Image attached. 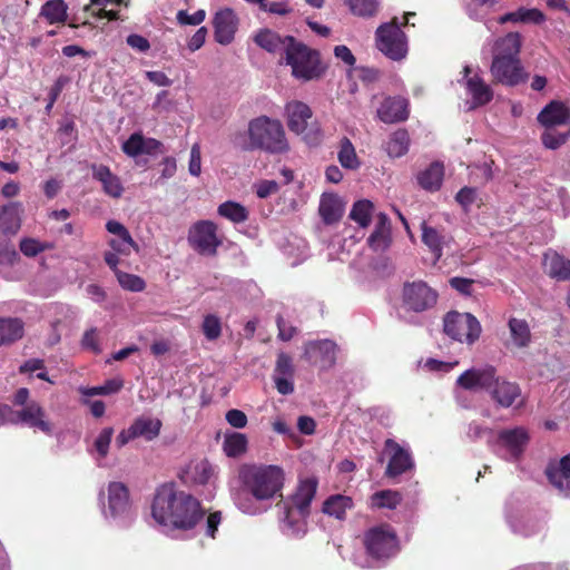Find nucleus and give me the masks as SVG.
Returning <instances> with one entry per match:
<instances>
[{
    "label": "nucleus",
    "mask_w": 570,
    "mask_h": 570,
    "mask_svg": "<svg viewBox=\"0 0 570 570\" xmlns=\"http://www.w3.org/2000/svg\"><path fill=\"white\" fill-rule=\"evenodd\" d=\"M151 515L160 525L188 531L203 520L205 510L190 493L176 490L173 483H165L156 489Z\"/></svg>",
    "instance_id": "1"
},
{
    "label": "nucleus",
    "mask_w": 570,
    "mask_h": 570,
    "mask_svg": "<svg viewBox=\"0 0 570 570\" xmlns=\"http://www.w3.org/2000/svg\"><path fill=\"white\" fill-rule=\"evenodd\" d=\"M520 38H497L493 43V60L490 68L493 82L515 87L528 79L519 59Z\"/></svg>",
    "instance_id": "2"
},
{
    "label": "nucleus",
    "mask_w": 570,
    "mask_h": 570,
    "mask_svg": "<svg viewBox=\"0 0 570 570\" xmlns=\"http://www.w3.org/2000/svg\"><path fill=\"white\" fill-rule=\"evenodd\" d=\"M285 60L292 68V76L301 81L307 82L320 80L327 70L320 51L296 41V38H286Z\"/></svg>",
    "instance_id": "3"
},
{
    "label": "nucleus",
    "mask_w": 570,
    "mask_h": 570,
    "mask_svg": "<svg viewBox=\"0 0 570 570\" xmlns=\"http://www.w3.org/2000/svg\"><path fill=\"white\" fill-rule=\"evenodd\" d=\"M318 481L316 478L299 480L295 492L287 499H281L277 507L283 510V522L293 532L302 531L311 513V503L316 495Z\"/></svg>",
    "instance_id": "4"
},
{
    "label": "nucleus",
    "mask_w": 570,
    "mask_h": 570,
    "mask_svg": "<svg viewBox=\"0 0 570 570\" xmlns=\"http://www.w3.org/2000/svg\"><path fill=\"white\" fill-rule=\"evenodd\" d=\"M252 148L273 155L286 154L289 144L282 122L266 116L252 120Z\"/></svg>",
    "instance_id": "5"
},
{
    "label": "nucleus",
    "mask_w": 570,
    "mask_h": 570,
    "mask_svg": "<svg viewBox=\"0 0 570 570\" xmlns=\"http://www.w3.org/2000/svg\"><path fill=\"white\" fill-rule=\"evenodd\" d=\"M285 471L275 464L252 465V498L256 501L268 502L283 498Z\"/></svg>",
    "instance_id": "6"
},
{
    "label": "nucleus",
    "mask_w": 570,
    "mask_h": 570,
    "mask_svg": "<svg viewBox=\"0 0 570 570\" xmlns=\"http://www.w3.org/2000/svg\"><path fill=\"white\" fill-rule=\"evenodd\" d=\"M367 556L377 561H385L396 556L400 550L397 534L390 524L370 528L363 537Z\"/></svg>",
    "instance_id": "7"
},
{
    "label": "nucleus",
    "mask_w": 570,
    "mask_h": 570,
    "mask_svg": "<svg viewBox=\"0 0 570 570\" xmlns=\"http://www.w3.org/2000/svg\"><path fill=\"white\" fill-rule=\"evenodd\" d=\"M443 332L455 342L473 345L481 336L482 326L471 313L450 311L443 317Z\"/></svg>",
    "instance_id": "8"
},
{
    "label": "nucleus",
    "mask_w": 570,
    "mask_h": 570,
    "mask_svg": "<svg viewBox=\"0 0 570 570\" xmlns=\"http://www.w3.org/2000/svg\"><path fill=\"white\" fill-rule=\"evenodd\" d=\"M288 129L295 132L309 145H317L321 141L322 132L316 124L308 122L312 119V109L302 101H291L286 105Z\"/></svg>",
    "instance_id": "9"
},
{
    "label": "nucleus",
    "mask_w": 570,
    "mask_h": 570,
    "mask_svg": "<svg viewBox=\"0 0 570 570\" xmlns=\"http://www.w3.org/2000/svg\"><path fill=\"white\" fill-rule=\"evenodd\" d=\"M439 293L424 281L405 282L402 287V304L406 311L422 313L433 308Z\"/></svg>",
    "instance_id": "10"
},
{
    "label": "nucleus",
    "mask_w": 570,
    "mask_h": 570,
    "mask_svg": "<svg viewBox=\"0 0 570 570\" xmlns=\"http://www.w3.org/2000/svg\"><path fill=\"white\" fill-rule=\"evenodd\" d=\"M188 242L202 255H215L220 240L217 236V225L212 220H199L189 229Z\"/></svg>",
    "instance_id": "11"
},
{
    "label": "nucleus",
    "mask_w": 570,
    "mask_h": 570,
    "mask_svg": "<svg viewBox=\"0 0 570 570\" xmlns=\"http://www.w3.org/2000/svg\"><path fill=\"white\" fill-rule=\"evenodd\" d=\"M495 377L497 370L492 365L471 367L456 379V385L465 391H490Z\"/></svg>",
    "instance_id": "12"
},
{
    "label": "nucleus",
    "mask_w": 570,
    "mask_h": 570,
    "mask_svg": "<svg viewBox=\"0 0 570 570\" xmlns=\"http://www.w3.org/2000/svg\"><path fill=\"white\" fill-rule=\"evenodd\" d=\"M384 448L390 452V460L385 469L386 478L395 479L414 468L410 451L401 446L395 440L386 439Z\"/></svg>",
    "instance_id": "13"
},
{
    "label": "nucleus",
    "mask_w": 570,
    "mask_h": 570,
    "mask_svg": "<svg viewBox=\"0 0 570 570\" xmlns=\"http://www.w3.org/2000/svg\"><path fill=\"white\" fill-rule=\"evenodd\" d=\"M294 376L295 366L292 356L284 352L278 353L272 379L279 394L289 395L294 392Z\"/></svg>",
    "instance_id": "14"
},
{
    "label": "nucleus",
    "mask_w": 570,
    "mask_h": 570,
    "mask_svg": "<svg viewBox=\"0 0 570 570\" xmlns=\"http://www.w3.org/2000/svg\"><path fill=\"white\" fill-rule=\"evenodd\" d=\"M12 417L9 419L10 423H23L32 429H39L46 434H51V424L45 420L46 413L42 406L37 402L28 403L23 409L10 413Z\"/></svg>",
    "instance_id": "15"
},
{
    "label": "nucleus",
    "mask_w": 570,
    "mask_h": 570,
    "mask_svg": "<svg viewBox=\"0 0 570 570\" xmlns=\"http://www.w3.org/2000/svg\"><path fill=\"white\" fill-rule=\"evenodd\" d=\"M337 345L331 340L308 342L305 346V358L323 368L332 367L336 362Z\"/></svg>",
    "instance_id": "16"
},
{
    "label": "nucleus",
    "mask_w": 570,
    "mask_h": 570,
    "mask_svg": "<svg viewBox=\"0 0 570 570\" xmlns=\"http://www.w3.org/2000/svg\"><path fill=\"white\" fill-rule=\"evenodd\" d=\"M106 229L110 234L115 235V237L108 242V245L112 250L125 256H129L132 250L135 253L139 252L138 244L134 240L129 230L121 223L117 220H108Z\"/></svg>",
    "instance_id": "17"
},
{
    "label": "nucleus",
    "mask_w": 570,
    "mask_h": 570,
    "mask_svg": "<svg viewBox=\"0 0 570 570\" xmlns=\"http://www.w3.org/2000/svg\"><path fill=\"white\" fill-rule=\"evenodd\" d=\"M108 512L112 518L125 517L130 512L129 490L122 482L108 484Z\"/></svg>",
    "instance_id": "18"
},
{
    "label": "nucleus",
    "mask_w": 570,
    "mask_h": 570,
    "mask_svg": "<svg viewBox=\"0 0 570 570\" xmlns=\"http://www.w3.org/2000/svg\"><path fill=\"white\" fill-rule=\"evenodd\" d=\"M377 117L385 124L404 121L409 117V101L403 97H387L377 109Z\"/></svg>",
    "instance_id": "19"
},
{
    "label": "nucleus",
    "mask_w": 570,
    "mask_h": 570,
    "mask_svg": "<svg viewBox=\"0 0 570 570\" xmlns=\"http://www.w3.org/2000/svg\"><path fill=\"white\" fill-rule=\"evenodd\" d=\"M492 400L501 407H510L521 396L518 383L497 376L495 383L490 389Z\"/></svg>",
    "instance_id": "20"
},
{
    "label": "nucleus",
    "mask_w": 570,
    "mask_h": 570,
    "mask_svg": "<svg viewBox=\"0 0 570 570\" xmlns=\"http://www.w3.org/2000/svg\"><path fill=\"white\" fill-rule=\"evenodd\" d=\"M92 178L98 180L106 195L112 198H120L124 193V186L120 178L111 173L110 168L102 164H92L90 166Z\"/></svg>",
    "instance_id": "21"
},
{
    "label": "nucleus",
    "mask_w": 570,
    "mask_h": 570,
    "mask_svg": "<svg viewBox=\"0 0 570 570\" xmlns=\"http://www.w3.org/2000/svg\"><path fill=\"white\" fill-rule=\"evenodd\" d=\"M541 126H562L570 122V109L560 100L550 101L537 117Z\"/></svg>",
    "instance_id": "22"
},
{
    "label": "nucleus",
    "mask_w": 570,
    "mask_h": 570,
    "mask_svg": "<svg viewBox=\"0 0 570 570\" xmlns=\"http://www.w3.org/2000/svg\"><path fill=\"white\" fill-rule=\"evenodd\" d=\"M499 442L509 450L514 460H518L523 453L528 442L529 434L524 428H514L502 430L499 433Z\"/></svg>",
    "instance_id": "23"
},
{
    "label": "nucleus",
    "mask_w": 570,
    "mask_h": 570,
    "mask_svg": "<svg viewBox=\"0 0 570 570\" xmlns=\"http://www.w3.org/2000/svg\"><path fill=\"white\" fill-rule=\"evenodd\" d=\"M22 205L10 202L0 207V232L4 235H16L21 227Z\"/></svg>",
    "instance_id": "24"
},
{
    "label": "nucleus",
    "mask_w": 570,
    "mask_h": 570,
    "mask_svg": "<svg viewBox=\"0 0 570 570\" xmlns=\"http://www.w3.org/2000/svg\"><path fill=\"white\" fill-rule=\"evenodd\" d=\"M215 36H234L239 26L238 14L228 7L219 8L213 17Z\"/></svg>",
    "instance_id": "25"
},
{
    "label": "nucleus",
    "mask_w": 570,
    "mask_h": 570,
    "mask_svg": "<svg viewBox=\"0 0 570 570\" xmlns=\"http://www.w3.org/2000/svg\"><path fill=\"white\" fill-rule=\"evenodd\" d=\"M214 470L207 460L191 461L187 464L181 474L184 483L206 484L213 476Z\"/></svg>",
    "instance_id": "26"
},
{
    "label": "nucleus",
    "mask_w": 570,
    "mask_h": 570,
    "mask_svg": "<svg viewBox=\"0 0 570 570\" xmlns=\"http://www.w3.org/2000/svg\"><path fill=\"white\" fill-rule=\"evenodd\" d=\"M233 497L244 512L249 510V466H240L238 475L232 482Z\"/></svg>",
    "instance_id": "27"
},
{
    "label": "nucleus",
    "mask_w": 570,
    "mask_h": 570,
    "mask_svg": "<svg viewBox=\"0 0 570 570\" xmlns=\"http://www.w3.org/2000/svg\"><path fill=\"white\" fill-rule=\"evenodd\" d=\"M444 178V166L441 161L431 163L416 176L417 184L426 191L434 193L442 187Z\"/></svg>",
    "instance_id": "28"
},
{
    "label": "nucleus",
    "mask_w": 570,
    "mask_h": 570,
    "mask_svg": "<svg viewBox=\"0 0 570 570\" xmlns=\"http://www.w3.org/2000/svg\"><path fill=\"white\" fill-rule=\"evenodd\" d=\"M543 263L551 278L561 282L570 279V259L557 252H550L544 254Z\"/></svg>",
    "instance_id": "29"
},
{
    "label": "nucleus",
    "mask_w": 570,
    "mask_h": 570,
    "mask_svg": "<svg viewBox=\"0 0 570 570\" xmlns=\"http://www.w3.org/2000/svg\"><path fill=\"white\" fill-rule=\"evenodd\" d=\"M353 507L354 502L351 497L332 494L323 502L322 512L340 521H344L346 519V512L353 509Z\"/></svg>",
    "instance_id": "30"
},
{
    "label": "nucleus",
    "mask_w": 570,
    "mask_h": 570,
    "mask_svg": "<svg viewBox=\"0 0 570 570\" xmlns=\"http://www.w3.org/2000/svg\"><path fill=\"white\" fill-rule=\"evenodd\" d=\"M24 323L18 317H0V346H7L21 340Z\"/></svg>",
    "instance_id": "31"
},
{
    "label": "nucleus",
    "mask_w": 570,
    "mask_h": 570,
    "mask_svg": "<svg viewBox=\"0 0 570 570\" xmlns=\"http://www.w3.org/2000/svg\"><path fill=\"white\" fill-rule=\"evenodd\" d=\"M421 230L422 243L430 249V252L434 255L435 262H438L443 255V247L446 244V236L436 228L428 225L425 220L421 223Z\"/></svg>",
    "instance_id": "32"
},
{
    "label": "nucleus",
    "mask_w": 570,
    "mask_h": 570,
    "mask_svg": "<svg viewBox=\"0 0 570 570\" xmlns=\"http://www.w3.org/2000/svg\"><path fill=\"white\" fill-rule=\"evenodd\" d=\"M376 48L394 61L404 59L409 51L406 38H376Z\"/></svg>",
    "instance_id": "33"
},
{
    "label": "nucleus",
    "mask_w": 570,
    "mask_h": 570,
    "mask_svg": "<svg viewBox=\"0 0 570 570\" xmlns=\"http://www.w3.org/2000/svg\"><path fill=\"white\" fill-rule=\"evenodd\" d=\"M410 141L409 131L400 128L390 135L385 144V150L391 158H400L407 154Z\"/></svg>",
    "instance_id": "34"
},
{
    "label": "nucleus",
    "mask_w": 570,
    "mask_h": 570,
    "mask_svg": "<svg viewBox=\"0 0 570 570\" xmlns=\"http://www.w3.org/2000/svg\"><path fill=\"white\" fill-rule=\"evenodd\" d=\"M320 216L325 225L337 223L343 215V207L335 196H323L318 207Z\"/></svg>",
    "instance_id": "35"
},
{
    "label": "nucleus",
    "mask_w": 570,
    "mask_h": 570,
    "mask_svg": "<svg viewBox=\"0 0 570 570\" xmlns=\"http://www.w3.org/2000/svg\"><path fill=\"white\" fill-rule=\"evenodd\" d=\"M466 88L471 94L475 106L487 105L493 98L492 89L479 76L469 78L466 81Z\"/></svg>",
    "instance_id": "36"
},
{
    "label": "nucleus",
    "mask_w": 570,
    "mask_h": 570,
    "mask_svg": "<svg viewBox=\"0 0 570 570\" xmlns=\"http://www.w3.org/2000/svg\"><path fill=\"white\" fill-rule=\"evenodd\" d=\"M161 425V421L158 419L142 416L137 417L131 424L136 438H144L146 441L156 439L160 433Z\"/></svg>",
    "instance_id": "37"
},
{
    "label": "nucleus",
    "mask_w": 570,
    "mask_h": 570,
    "mask_svg": "<svg viewBox=\"0 0 570 570\" xmlns=\"http://www.w3.org/2000/svg\"><path fill=\"white\" fill-rule=\"evenodd\" d=\"M508 325L513 344L519 348L529 346L531 342V331L527 321L512 317L509 320Z\"/></svg>",
    "instance_id": "38"
},
{
    "label": "nucleus",
    "mask_w": 570,
    "mask_h": 570,
    "mask_svg": "<svg viewBox=\"0 0 570 570\" xmlns=\"http://www.w3.org/2000/svg\"><path fill=\"white\" fill-rule=\"evenodd\" d=\"M248 445L247 436L243 433H226L223 450L228 458H238L246 453Z\"/></svg>",
    "instance_id": "39"
},
{
    "label": "nucleus",
    "mask_w": 570,
    "mask_h": 570,
    "mask_svg": "<svg viewBox=\"0 0 570 570\" xmlns=\"http://www.w3.org/2000/svg\"><path fill=\"white\" fill-rule=\"evenodd\" d=\"M67 9L63 0H49L42 6L40 16L51 24L60 23L67 19Z\"/></svg>",
    "instance_id": "40"
},
{
    "label": "nucleus",
    "mask_w": 570,
    "mask_h": 570,
    "mask_svg": "<svg viewBox=\"0 0 570 570\" xmlns=\"http://www.w3.org/2000/svg\"><path fill=\"white\" fill-rule=\"evenodd\" d=\"M402 502V494L395 490H381L371 495V507L394 510Z\"/></svg>",
    "instance_id": "41"
},
{
    "label": "nucleus",
    "mask_w": 570,
    "mask_h": 570,
    "mask_svg": "<svg viewBox=\"0 0 570 570\" xmlns=\"http://www.w3.org/2000/svg\"><path fill=\"white\" fill-rule=\"evenodd\" d=\"M337 158L342 167L346 169L355 170L361 166L355 148L347 137H343L340 141Z\"/></svg>",
    "instance_id": "42"
},
{
    "label": "nucleus",
    "mask_w": 570,
    "mask_h": 570,
    "mask_svg": "<svg viewBox=\"0 0 570 570\" xmlns=\"http://www.w3.org/2000/svg\"><path fill=\"white\" fill-rule=\"evenodd\" d=\"M544 20L543 13L538 9H519L518 11L507 13L499 18V23L524 22L540 23Z\"/></svg>",
    "instance_id": "43"
},
{
    "label": "nucleus",
    "mask_w": 570,
    "mask_h": 570,
    "mask_svg": "<svg viewBox=\"0 0 570 570\" xmlns=\"http://www.w3.org/2000/svg\"><path fill=\"white\" fill-rule=\"evenodd\" d=\"M348 11L357 17L370 18L377 13L379 0H344Z\"/></svg>",
    "instance_id": "44"
},
{
    "label": "nucleus",
    "mask_w": 570,
    "mask_h": 570,
    "mask_svg": "<svg viewBox=\"0 0 570 570\" xmlns=\"http://www.w3.org/2000/svg\"><path fill=\"white\" fill-rule=\"evenodd\" d=\"M217 213L219 216L235 224L243 223L248 217L247 209L240 204L232 200L220 204L217 208Z\"/></svg>",
    "instance_id": "45"
},
{
    "label": "nucleus",
    "mask_w": 570,
    "mask_h": 570,
    "mask_svg": "<svg viewBox=\"0 0 570 570\" xmlns=\"http://www.w3.org/2000/svg\"><path fill=\"white\" fill-rule=\"evenodd\" d=\"M544 131L541 135V141L543 146L548 149H558L562 145L566 144L570 136V129H567L566 131H560L554 126H543Z\"/></svg>",
    "instance_id": "46"
},
{
    "label": "nucleus",
    "mask_w": 570,
    "mask_h": 570,
    "mask_svg": "<svg viewBox=\"0 0 570 570\" xmlns=\"http://www.w3.org/2000/svg\"><path fill=\"white\" fill-rule=\"evenodd\" d=\"M373 204L367 199H361L354 203L350 218L356 222L361 227H367L371 223Z\"/></svg>",
    "instance_id": "47"
},
{
    "label": "nucleus",
    "mask_w": 570,
    "mask_h": 570,
    "mask_svg": "<svg viewBox=\"0 0 570 570\" xmlns=\"http://www.w3.org/2000/svg\"><path fill=\"white\" fill-rule=\"evenodd\" d=\"M415 17V12H406L402 18V21L397 18H393L390 22L381 24L377 28L375 36H404L401 30L402 26H410L411 18Z\"/></svg>",
    "instance_id": "48"
},
{
    "label": "nucleus",
    "mask_w": 570,
    "mask_h": 570,
    "mask_svg": "<svg viewBox=\"0 0 570 570\" xmlns=\"http://www.w3.org/2000/svg\"><path fill=\"white\" fill-rule=\"evenodd\" d=\"M117 281L119 285L130 292H142L146 288L145 281L135 274L117 271Z\"/></svg>",
    "instance_id": "49"
},
{
    "label": "nucleus",
    "mask_w": 570,
    "mask_h": 570,
    "mask_svg": "<svg viewBox=\"0 0 570 570\" xmlns=\"http://www.w3.org/2000/svg\"><path fill=\"white\" fill-rule=\"evenodd\" d=\"M52 247V244L41 243L35 238H22L19 244L21 253L27 257H35L45 250L51 249Z\"/></svg>",
    "instance_id": "50"
},
{
    "label": "nucleus",
    "mask_w": 570,
    "mask_h": 570,
    "mask_svg": "<svg viewBox=\"0 0 570 570\" xmlns=\"http://www.w3.org/2000/svg\"><path fill=\"white\" fill-rule=\"evenodd\" d=\"M391 243L390 232L375 227V230L367 238L368 246L374 252H384Z\"/></svg>",
    "instance_id": "51"
},
{
    "label": "nucleus",
    "mask_w": 570,
    "mask_h": 570,
    "mask_svg": "<svg viewBox=\"0 0 570 570\" xmlns=\"http://www.w3.org/2000/svg\"><path fill=\"white\" fill-rule=\"evenodd\" d=\"M122 387V381L119 380H108L100 386L82 389L81 393L87 396L94 395H109L112 393H117Z\"/></svg>",
    "instance_id": "52"
},
{
    "label": "nucleus",
    "mask_w": 570,
    "mask_h": 570,
    "mask_svg": "<svg viewBox=\"0 0 570 570\" xmlns=\"http://www.w3.org/2000/svg\"><path fill=\"white\" fill-rule=\"evenodd\" d=\"M114 435V429L108 426L100 431L97 439L94 442V448L97 451L100 459H105L108 455L109 446Z\"/></svg>",
    "instance_id": "53"
},
{
    "label": "nucleus",
    "mask_w": 570,
    "mask_h": 570,
    "mask_svg": "<svg viewBox=\"0 0 570 570\" xmlns=\"http://www.w3.org/2000/svg\"><path fill=\"white\" fill-rule=\"evenodd\" d=\"M144 136L140 132H134L129 136V138L122 144V151L129 157H137L144 155Z\"/></svg>",
    "instance_id": "54"
},
{
    "label": "nucleus",
    "mask_w": 570,
    "mask_h": 570,
    "mask_svg": "<svg viewBox=\"0 0 570 570\" xmlns=\"http://www.w3.org/2000/svg\"><path fill=\"white\" fill-rule=\"evenodd\" d=\"M202 327L204 335L209 341L217 340L222 334L220 321L215 315L209 314L205 316Z\"/></svg>",
    "instance_id": "55"
},
{
    "label": "nucleus",
    "mask_w": 570,
    "mask_h": 570,
    "mask_svg": "<svg viewBox=\"0 0 570 570\" xmlns=\"http://www.w3.org/2000/svg\"><path fill=\"white\" fill-rule=\"evenodd\" d=\"M205 10L199 9L189 14L186 10H179L176 14V20L180 26H198L205 20Z\"/></svg>",
    "instance_id": "56"
},
{
    "label": "nucleus",
    "mask_w": 570,
    "mask_h": 570,
    "mask_svg": "<svg viewBox=\"0 0 570 570\" xmlns=\"http://www.w3.org/2000/svg\"><path fill=\"white\" fill-rule=\"evenodd\" d=\"M276 325L278 330L277 337L283 342L291 341L298 333V328L288 323L282 315H277Z\"/></svg>",
    "instance_id": "57"
},
{
    "label": "nucleus",
    "mask_w": 570,
    "mask_h": 570,
    "mask_svg": "<svg viewBox=\"0 0 570 570\" xmlns=\"http://www.w3.org/2000/svg\"><path fill=\"white\" fill-rule=\"evenodd\" d=\"M476 198L478 189L468 186L461 188L455 195V200L462 206V208L465 212H468L470 206L475 203Z\"/></svg>",
    "instance_id": "58"
},
{
    "label": "nucleus",
    "mask_w": 570,
    "mask_h": 570,
    "mask_svg": "<svg viewBox=\"0 0 570 570\" xmlns=\"http://www.w3.org/2000/svg\"><path fill=\"white\" fill-rule=\"evenodd\" d=\"M354 70L356 77L366 85L376 82L381 78V71L373 67H355Z\"/></svg>",
    "instance_id": "59"
},
{
    "label": "nucleus",
    "mask_w": 570,
    "mask_h": 570,
    "mask_svg": "<svg viewBox=\"0 0 570 570\" xmlns=\"http://www.w3.org/2000/svg\"><path fill=\"white\" fill-rule=\"evenodd\" d=\"M188 170L193 176H199L202 170V154L198 144L193 145L190 149V159Z\"/></svg>",
    "instance_id": "60"
},
{
    "label": "nucleus",
    "mask_w": 570,
    "mask_h": 570,
    "mask_svg": "<svg viewBox=\"0 0 570 570\" xmlns=\"http://www.w3.org/2000/svg\"><path fill=\"white\" fill-rule=\"evenodd\" d=\"M278 184L276 180H261L256 184V194L259 198H267L278 191Z\"/></svg>",
    "instance_id": "61"
},
{
    "label": "nucleus",
    "mask_w": 570,
    "mask_h": 570,
    "mask_svg": "<svg viewBox=\"0 0 570 570\" xmlns=\"http://www.w3.org/2000/svg\"><path fill=\"white\" fill-rule=\"evenodd\" d=\"M68 81L67 78L65 77H59L56 82L53 83V86L50 88V91H49V99H48V104L46 106V110L47 112H50V110L52 109L55 102L57 101V99L59 98L66 82Z\"/></svg>",
    "instance_id": "62"
},
{
    "label": "nucleus",
    "mask_w": 570,
    "mask_h": 570,
    "mask_svg": "<svg viewBox=\"0 0 570 570\" xmlns=\"http://www.w3.org/2000/svg\"><path fill=\"white\" fill-rule=\"evenodd\" d=\"M452 288L463 295H471L472 286L474 281L465 277H452L449 281Z\"/></svg>",
    "instance_id": "63"
},
{
    "label": "nucleus",
    "mask_w": 570,
    "mask_h": 570,
    "mask_svg": "<svg viewBox=\"0 0 570 570\" xmlns=\"http://www.w3.org/2000/svg\"><path fill=\"white\" fill-rule=\"evenodd\" d=\"M81 344L85 348L91 350L95 353L100 352L98 343V334L96 328H90L85 332Z\"/></svg>",
    "instance_id": "64"
}]
</instances>
